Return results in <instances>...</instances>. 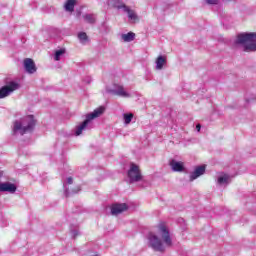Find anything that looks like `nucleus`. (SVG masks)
Masks as SVG:
<instances>
[{
  "mask_svg": "<svg viewBox=\"0 0 256 256\" xmlns=\"http://www.w3.org/2000/svg\"><path fill=\"white\" fill-rule=\"evenodd\" d=\"M158 235L160 239L153 233L148 234V245L154 251L165 253L166 249L173 247V238H171V232H169V228H167L165 224H159Z\"/></svg>",
  "mask_w": 256,
  "mask_h": 256,
  "instance_id": "obj_1",
  "label": "nucleus"
},
{
  "mask_svg": "<svg viewBox=\"0 0 256 256\" xmlns=\"http://www.w3.org/2000/svg\"><path fill=\"white\" fill-rule=\"evenodd\" d=\"M234 45H242V51L253 53L256 51V32L238 34Z\"/></svg>",
  "mask_w": 256,
  "mask_h": 256,
  "instance_id": "obj_2",
  "label": "nucleus"
},
{
  "mask_svg": "<svg viewBox=\"0 0 256 256\" xmlns=\"http://www.w3.org/2000/svg\"><path fill=\"white\" fill-rule=\"evenodd\" d=\"M35 128V118L33 115L26 116L20 120H17L13 124V135H25V133H31Z\"/></svg>",
  "mask_w": 256,
  "mask_h": 256,
  "instance_id": "obj_3",
  "label": "nucleus"
},
{
  "mask_svg": "<svg viewBox=\"0 0 256 256\" xmlns=\"http://www.w3.org/2000/svg\"><path fill=\"white\" fill-rule=\"evenodd\" d=\"M105 113V107L100 106L96 108L92 113H89L86 115V119L76 127L75 135L76 137H79L85 129H87V125H89L90 121H93V119H97V117H101Z\"/></svg>",
  "mask_w": 256,
  "mask_h": 256,
  "instance_id": "obj_4",
  "label": "nucleus"
},
{
  "mask_svg": "<svg viewBox=\"0 0 256 256\" xmlns=\"http://www.w3.org/2000/svg\"><path fill=\"white\" fill-rule=\"evenodd\" d=\"M17 186L9 182L4 172H0V193H15Z\"/></svg>",
  "mask_w": 256,
  "mask_h": 256,
  "instance_id": "obj_5",
  "label": "nucleus"
},
{
  "mask_svg": "<svg viewBox=\"0 0 256 256\" xmlns=\"http://www.w3.org/2000/svg\"><path fill=\"white\" fill-rule=\"evenodd\" d=\"M21 87V84L17 81H9L6 82V85L0 88V99H5V97H9L11 93L17 91Z\"/></svg>",
  "mask_w": 256,
  "mask_h": 256,
  "instance_id": "obj_6",
  "label": "nucleus"
},
{
  "mask_svg": "<svg viewBox=\"0 0 256 256\" xmlns=\"http://www.w3.org/2000/svg\"><path fill=\"white\" fill-rule=\"evenodd\" d=\"M112 5L113 7H115V9H122V11H124V13H127L128 18L131 21H137L138 17H137V13H135L134 10H131V8H129V6L125 5V3L121 2V0H112Z\"/></svg>",
  "mask_w": 256,
  "mask_h": 256,
  "instance_id": "obj_7",
  "label": "nucleus"
},
{
  "mask_svg": "<svg viewBox=\"0 0 256 256\" xmlns=\"http://www.w3.org/2000/svg\"><path fill=\"white\" fill-rule=\"evenodd\" d=\"M128 179L130 183H138L143 179V175H141V170L135 163L130 164V169L128 170Z\"/></svg>",
  "mask_w": 256,
  "mask_h": 256,
  "instance_id": "obj_8",
  "label": "nucleus"
},
{
  "mask_svg": "<svg viewBox=\"0 0 256 256\" xmlns=\"http://www.w3.org/2000/svg\"><path fill=\"white\" fill-rule=\"evenodd\" d=\"M106 93L116 95L117 97H123L124 99H129V97H131V93L125 91V87L119 84H114V88H107Z\"/></svg>",
  "mask_w": 256,
  "mask_h": 256,
  "instance_id": "obj_9",
  "label": "nucleus"
},
{
  "mask_svg": "<svg viewBox=\"0 0 256 256\" xmlns=\"http://www.w3.org/2000/svg\"><path fill=\"white\" fill-rule=\"evenodd\" d=\"M67 185H73V177H68L66 179V182H63V188H64V193H65L66 197H69L70 195L79 193V191H81V186H77L76 189H74L70 192Z\"/></svg>",
  "mask_w": 256,
  "mask_h": 256,
  "instance_id": "obj_10",
  "label": "nucleus"
},
{
  "mask_svg": "<svg viewBox=\"0 0 256 256\" xmlns=\"http://www.w3.org/2000/svg\"><path fill=\"white\" fill-rule=\"evenodd\" d=\"M24 69L30 75L37 72V66H35V62L31 58L24 59Z\"/></svg>",
  "mask_w": 256,
  "mask_h": 256,
  "instance_id": "obj_11",
  "label": "nucleus"
},
{
  "mask_svg": "<svg viewBox=\"0 0 256 256\" xmlns=\"http://www.w3.org/2000/svg\"><path fill=\"white\" fill-rule=\"evenodd\" d=\"M129 207L127 204H113L111 206V214L112 215H121V213H124V211H127Z\"/></svg>",
  "mask_w": 256,
  "mask_h": 256,
  "instance_id": "obj_12",
  "label": "nucleus"
},
{
  "mask_svg": "<svg viewBox=\"0 0 256 256\" xmlns=\"http://www.w3.org/2000/svg\"><path fill=\"white\" fill-rule=\"evenodd\" d=\"M169 165L172 171H174L175 173H181L185 171V164L183 162H179L177 160H171Z\"/></svg>",
  "mask_w": 256,
  "mask_h": 256,
  "instance_id": "obj_13",
  "label": "nucleus"
},
{
  "mask_svg": "<svg viewBox=\"0 0 256 256\" xmlns=\"http://www.w3.org/2000/svg\"><path fill=\"white\" fill-rule=\"evenodd\" d=\"M205 174V166H198L195 168V170L190 173V181H195V179H198V177H201V175Z\"/></svg>",
  "mask_w": 256,
  "mask_h": 256,
  "instance_id": "obj_14",
  "label": "nucleus"
},
{
  "mask_svg": "<svg viewBox=\"0 0 256 256\" xmlns=\"http://www.w3.org/2000/svg\"><path fill=\"white\" fill-rule=\"evenodd\" d=\"M218 185H229L231 183V176L228 174H222L217 179Z\"/></svg>",
  "mask_w": 256,
  "mask_h": 256,
  "instance_id": "obj_15",
  "label": "nucleus"
},
{
  "mask_svg": "<svg viewBox=\"0 0 256 256\" xmlns=\"http://www.w3.org/2000/svg\"><path fill=\"white\" fill-rule=\"evenodd\" d=\"M167 64V58L165 56H158L156 59V70L161 71L163 66Z\"/></svg>",
  "mask_w": 256,
  "mask_h": 256,
  "instance_id": "obj_16",
  "label": "nucleus"
},
{
  "mask_svg": "<svg viewBox=\"0 0 256 256\" xmlns=\"http://www.w3.org/2000/svg\"><path fill=\"white\" fill-rule=\"evenodd\" d=\"M83 19L85 23H89L90 25H95V21H97V16L95 14H84Z\"/></svg>",
  "mask_w": 256,
  "mask_h": 256,
  "instance_id": "obj_17",
  "label": "nucleus"
},
{
  "mask_svg": "<svg viewBox=\"0 0 256 256\" xmlns=\"http://www.w3.org/2000/svg\"><path fill=\"white\" fill-rule=\"evenodd\" d=\"M121 39L124 43H131V41H135V33L128 32L127 34H122Z\"/></svg>",
  "mask_w": 256,
  "mask_h": 256,
  "instance_id": "obj_18",
  "label": "nucleus"
},
{
  "mask_svg": "<svg viewBox=\"0 0 256 256\" xmlns=\"http://www.w3.org/2000/svg\"><path fill=\"white\" fill-rule=\"evenodd\" d=\"M77 3V0H67L64 9L65 11H69L70 13L75 10V4Z\"/></svg>",
  "mask_w": 256,
  "mask_h": 256,
  "instance_id": "obj_19",
  "label": "nucleus"
},
{
  "mask_svg": "<svg viewBox=\"0 0 256 256\" xmlns=\"http://www.w3.org/2000/svg\"><path fill=\"white\" fill-rule=\"evenodd\" d=\"M67 53V50L65 48H61L59 50H56L54 53V60L61 61V58Z\"/></svg>",
  "mask_w": 256,
  "mask_h": 256,
  "instance_id": "obj_20",
  "label": "nucleus"
},
{
  "mask_svg": "<svg viewBox=\"0 0 256 256\" xmlns=\"http://www.w3.org/2000/svg\"><path fill=\"white\" fill-rule=\"evenodd\" d=\"M78 39H79L80 43H82L83 45H85V43H86V41H87V39H88L87 33H85V32H80V33L78 34Z\"/></svg>",
  "mask_w": 256,
  "mask_h": 256,
  "instance_id": "obj_21",
  "label": "nucleus"
},
{
  "mask_svg": "<svg viewBox=\"0 0 256 256\" xmlns=\"http://www.w3.org/2000/svg\"><path fill=\"white\" fill-rule=\"evenodd\" d=\"M123 118H124L125 125H129V123H131V121H133V113L124 114Z\"/></svg>",
  "mask_w": 256,
  "mask_h": 256,
  "instance_id": "obj_22",
  "label": "nucleus"
},
{
  "mask_svg": "<svg viewBox=\"0 0 256 256\" xmlns=\"http://www.w3.org/2000/svg\"><path fill=\"white\" fill-rule=\"evenodd\" d=\"M208 5H217L219 0H204Z\"/></svg>",
  "mask_w": 256,
  "mask_h": 256,
  "instance_id": "obj_23",
  "label": "nucleus"
},
{
  "mask_svg": "<svg viewBox=\"0 0 256 256\" xmlns=\"http://www.w3.org/2000/svg\"><path fill=\"white\" fill-rule=\"evenodd\" d=\"M72 237H77L79 235V230H71Z\"/></svg>",
  "mask_w": 256,
  "mask_h": 256,
  "instance_id": "obj_24",
  "label": "nucleus"
},
{
  "mask_svg": "<svg viewBox=\"0 0 256 256\" xmlns=\"http://www.w3.org/2000/svg\"><path fill=\"white\" fill-rule=\"evenodd\" d=\"M196 129H197V131H201V124H197Z\"/></svg>",
  "mask_w": 256,
  "mask_h": 256,
  "instance_id": "obj_25",
  "label": "nucleus"
}]
</instances>
